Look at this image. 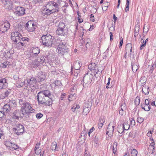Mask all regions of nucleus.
<instances>
[{"label": "nucleus", "instance_id": "nucleus-1", "mask_svg": "<svg viewBox=\"0 0 156 156\" xmlns=\"http://www.w3.org/2000/svg\"><path fill=\"white\" fill-rule=\"evenodd\" d=\"M51 93L48 90H41L37 95V100L39 104L45 106H50L52 104Z\"/></svg>", "mask_w": 156, "mask_h": 156}, {"label": "nucleus", "instance_id": "nucleus-2", "mask_svg": "<svg viewBox=\"0 0 156 156\" xmlns=\"http://www.w3.org/2000/svg\"><path fill=\"white\" fill-rule=\"evenodd\" d=\"M41 42L43 45L47 47H54L58 45L54 37L48 34L41 37Z\"/></svg>", "mask_w": 156, "mask_h": 156}, {"label": "nucleus", "instance_id": "nucleus-3", "mask_svg": "<svg viewBox=\"0 0 156 156\" xmlns=\"http://www.w3.org/2000/svg\"><path fill=\"white\" fill-rule=\"evenodd\" d=\"M19 104L21 106V108L23 115L34 112V109L32 107V105L28 102L20 99H19Z\"/></svg>", "mask_w": 156, "mask_h": 156}, {"label": "nucleus", "instance_id": "nucleus-4", "mask_svg": "<svg viewBox=\"0 0 156 156\" xmlns=\"http://www.w3.org/2000/svg\"><path fill=\"white\" fill-rule=\"evenodd\" d=\"M61 0H55L48 2L46 5V8L50 10L52 13L58 12L61 7Z\"/></svg>", "mask_w": 156, "mask_h": 156}, {"label": "nucleus", "instance_id": "nucleus-5", "mask_svg": "<svg viewBox=\"0 0 156 156\" xmlns=\"http://www.w3.org/2000/svg\"><path fill=\"white\" fill-rule=\"evenodd\" d=\"M58 50V53L61 55H68L69 51V49L68 48L65 44L62 42H61L58 46L57 48Z\"/></svg>", "mask_w": 156, "mask_h": 156}, {"label": "nucleus", "instance_id": "nucleus-6", "mask_svg": "<svg viewBox=\"0 0 156 156\" xmlns=\"http://www.w3.org/2000/svg\"><path fill=\"white\" fill-rule=\"evenodd\" d=\"M89 72H87L83 77V81L84 82V86H87L90 84L92 81L93 75L91 73H90Z\"/></svg>", "mask_w": 156, "mask_h": 156}, {"label": "nucleus", "instance_id": "nucleus-7", "mask_svg": "<svg viewBox=\"0 0 156 156\" xmlns=\"http://www.w3.org/2000/svg\"><path fill=\"white\" fill-rule=\"evenodd\" d=\"M24 26L25 29L29 32L34 31L36 28L35 23L31 20L28 21L26 23Z\"/></svg>", "mask_w": 156, "mask_h": 156}, {"label": "nucleus", "instance_id": "nucleus-8", "mask_svg": "<svg viewBox=\"0 0 156 156\" xmlns=\"http://www.w3.org/2000/svg\"><path fill=\"white\" fill-rule=\"evenodd\" d=\"M11 39L14 42L17 43L23 37L21 34L17 30H14L11 34Z\"/></svg>", "mask_w": 156, "mask_h": 156}, {"label": "nucleus", "instance_id": "nucleus-9", "mask_svg": "<svg viewBox=\"0 0 156 156\" xmlns=\"http://www.w3.org/2000/svg\"><path fill=\"white\" fill-rule=\"evenodd\" d=\"M13 131L17 135H21L24 132V127L22 125L18 124L13 128Z\"/></svg>", "mask_w": 156, "mask_h": 156}, {"label": "nucleus", "instance_id": "nucleus-10", "mask_svg": "<svg viewBox=\"0 0 156 156\" xmlns=\"http://www.w3.org/2000/svg\"><path fill=\"white\" fill-rule=\"evenodd\" d=\"M37 82V81L35 78L32 77L30 79L28 80L27 85L32 90H34L36 88Z\"/></svg>", "mask_w": 156, "mask_h": 156}, {"label": "nucleus", "instance_id": "nucleus-11", "mask_svg": "<svg viewBox=\"0 0 156 156\" xmlns=\"http://www.w3.org/2000/svg\"><path fill=\"white\" fill-rule=\"evenodd\" d=\"M10 26V24L8 21L4 22L0 26V33H4L7 31L9 28Z\"/></svg>", "mask_w": 156, "mask_h": 156}, {"label": "nucleus", "instance_id": "nucleus-12", "mask_svg": "<svg viewBox=\"0 0 156 156\" xmlns=\"http://www.w3.org/2000/svg\"><path fill=\"white\" fill-rule=\"evenodd\" d=\"M30 41V40L28 38L22 37L20 39V40H19V42H18L17 43H20L21 45L23 46H25L28 42Z\"/></svg>", "mask_w": 156, "mask_h": 156}, {"label": "nucleus", "instance_id": "nucleus-13", "mask_svg": "<svg viewBox=\"0 0 156 156\" xmlns=\"http://www.w3.org/2000/svg\"><path fill=\"white\" fill-rule=\"evenodd\" d=\"M56 33L59 35L63 36L65 37L67 36V31L66 29L57 28Z\"/></svg>", "mask_w": 156, "mask_h": 156}, {"label": "nucleus", "instance_id": "nucleus-14", "mask_svg": "<svg viewBox=\"0 0 156 156\" xmlns=\"http://www.w3.org/2000/svg\"><path fill=\"white\" fill-rule=\"evenodd\" d=\"M119 108V113L121 116L126 112V106L125 103H121Z\"/></svg>", "mask_w": 156, "mask_h": 156}, {"label": "nucleus", "instance_id": "nucleus-15", "mask_svg": "<svg viewBox=\"0 0 156 156\" xmlns=\"http://www.w3.org/2000/svg\"><path fill=\"white\" fill-rule=\"evenodd\" d=\"M25 9L22 7H17L15 13L19 16H22L25 14Z\"/></svg>", "mask_w": 156, "mask_h": 156}, {"label": "nucleus", "instance_id": "nucleus-16", "mask_svg": "<svg viewBox=\"0 0 156 156\" xmlns=\"http://www.w3.org/2000/svg\"><path fill=\"white\" fill-rule=\"evenodd\" d=\"M36 77V79L37 81L41 82L44 80L46 76L44 73L41 72L38 73L37 74Z\"/></svg>", "mask_w": 156, "mask_h": 156}, {"label": "nucleus", "instance_id": "nucleus-17", "mask_svg": "<svg viewBox=\"0 0 156 156\" xmlns=\"http://www.w3.org/2000/svg\"><path fill=\"white\" fill-rule=\"evenodd\" d=\"M114 127V126H112L110 124L108 125L107 129L106 134L108 136H111L113 135V134Z\"/></svg>", "mask_w": 156, "mask_h": 156}, {"label": "nucleus", "instance_id": "nucleus-18", "mask_svg": "<svg viewBox=\"0 0 156 156\" xmlns=\"http://www.w3.org/2000/svg\"><path fill=\"white\" fill-rule=\"evenodd\" d=\"M2 3L5 5L6 9L10 10L12 7V4L10 0H3Z\"/></svg>", "mask_w": 156, "mask_h": 156}, {"label": "nucleus", "instance_id": "nucleus-19", "mask_svg": "<svg viewBox=\"0 0 156 156\" xmlns=\"http://www.w3.org/2000/svg\"><path fill=\"white\" fill-rule=\"evenodd\" d=\"M42 10V13L43 16H48L51 13H52L50 10L47 8L46 6L43 7Z\"/></svg>", "mask_w": 156, "mask_h": 156}, {"label": "nucleus", "instance_id": "nucleus-20", "mask_svg": "<svg viewBox=\"0 0 156 156\" xmlns=\"http://www.w3.org/2000/svg\"><path fill=\"white\" fill-rule=\"evenodd\" d=\"M155 143L153 142H151L150 145L149 146L147 149L148 151L147 153H149L150 154H153L155 152Z\"/></svg>", "mask_w": 156, "mask_h": 156}, {"label": "nucleus", "instance_id": "nucleus-21", "mask_svg": "<svg viewBox=\"0 0 156 156\" xmlns=\"http://www.w3.org/2000/svg\"><path fill=\"white\" fill-rule=\"evenodd\" d=\"M47 58V57L46 56L45 58H44V57L41 56L40 58H38L36 59V60L37 62L39 63V64L40 65L41 64H43L44 63H46L47 62H48V61H47L46 60Z\"/></svg>", "mask_w": 156, "mask_h": 156}, {"label": "nucleus", "instance_id": "nucleus-22", "mask_svg": "<svg viewBox=\"0 0 156 156\" xmlns=\"http://www.w3.org/2000/svg\"><path fill=\"white\" fill-rule=\"evenodd\" d=\"M40 52L39 48L38 47L33 48L32 51V55L34 56H36Z\"/></svg>", "mask_w": 156, "mask_h": 156}, {"label": "nucleus", "instance_id": "nucleus-23", "mask_svg": "<svg viewBox=\"0 0 156 156\" xmlns=\"http://www.w3.org/2000/svg\"><path fill=\"white\" fill-rule=\"evenodd\" d=\"M11 108V107L9 106L8 104H5L3 108V111L5 113H8L9 112Z\"/></svg>", "mask_w": 156, "mask_h": 156}, {"label": "nucleus", "instance_id": "nucleus-24", "mask_svg": "<svg viewBox=\"0 0 156 156\" xmlns=\"http://www.w3.org/2000/svg\"><path fill=\"white\" fill-rule=\"evenodd\" d=\"M142 91L145 95L148 94L149 92V87L146 85H144L142 87Z\"/></svg>", "mask_w": 156, "mask_h": 156}, {"label": "nucleus", "instance_id": "nucleus-25", "mask_svg": "<svg viewBox=\"0 0 156 156\" xmlns=\"http://www.w3.org/2000/svg\"><path fill=\"white\" fill-rule=\"evenodd\" d=\"M96 67V64L94 63H92L90 64L88 66V68L91 70H93L94 71L95 74L96 75L98 73V72L99 71L96 72L95 71H94Z\"/></svg>", "mask_w": 156, "mask_h": 156}, {"label": "nucleus", "instance_id": "nucleus-26", "mask_svg": "<svg viewBox=\"0 0 156 156\" xmlns=\"http://www.w3.org/2000/svg\"><path fill=\"white\" fill-rule=\"evenodd\" d=\"M13 117L16 119H18L19 117L21 116V112L19 110H15L13 113Z\"/></svg>", "mask_w": 156, "mask_h": 156}, {"label": "nucleus", "instance_id": "nucleus-27", "mask_svg": "<svg viewBox=\"0 0 156 156\" xmlns=\"http://www.w3.org/2000/svg\"><path fill=\"white\" fill-rule=\"evenodd\" d=\"M81 67L80 63L79 62H75L73 63V66H72V68H74L76 70H78L80 69Z\"/></svg>", "mask_w": 156, "mask_h": 156}, {"label": "nucleus", "instance_id": "nucleus-28", "mask_svg": "<svg viewBox=\"0 0 156 156\" xmlns=\"http://www.w3.org/2000/svg\"><path fill=\"white\" fill-rule=\"evenodd\" d=\"M12 143V142L9 141H7L4 142V144L8 149L11 150Z\"/></svg>", "mask_w": 156, "mask_h": 156}, {"label": "nucleus", "instance_id": "nucleus-29", "mask_svg": "<svg viewBox=\"0 0 156 156\" xmlns=\"http://www.w3.org/2000/svg\"><path fill=\"white\" fill-rule=\"evenodd\" d=\"M12 143V142L9 141H7L4 142V144L8 149L11 150Z\"/></svg>", "mask_w": 156, "mask_h": 156}, {"label": "nucleus", "instance_id": "nucleus-30", "mask_svg": "<svg viewBox=\"0 0 156 156\" xmlns=\"http://www.w3.org/2000/svg\"><path fill=\"white\" fill-rule=\"evenodd\" d=\"M12 143V142L9 141H7L4 142V144L8 149L11 150Z\"/></svg>", "mask_w": 156, "mask_h": 156}, {"label": "nucleus", "instance_id": "nucleus-31", "mask_svg": "<svg viewBox=\"0 0 156 156\" xmlns=\"http://www.w3.org/2000/svg\"><path fill=\"white\" fill-rule=\"evenodd\" d=\"M8 104L12 108L15 107L17 105L16 101L13 100H10Z\"/></svg>", "mask_w": 156, "mask_h": 156}, {"label": "nucleus", "instance_id": "nucleus-32", "mask_svg": "<svg viewBox=\"0 0 156 156\" xmlns=\"http://www.w3.org/2000/svg\"><path fill=\"white\" fill-rule=\"evenodd\" d=\"M51 148L52 150L58 151V147H57V144L56 142H53L51 144Z\"/></svg>", "mask_w": 156, "mask_h": 156}, {"label": "nucleus", "instance_id": "nucleus-33", "mask_svg": "<svg viewBox=\"0 0 156 156\" xmlns=\"http://www.w3.org/2000/svg\"><path fill=\"white\" fill-rule=\"evenodd\" d=\"M40 65L39 63L37 62L36 59L33 61L30 64V66L31 67L36 68Z\"/></svg>", "mask_w": 156, "mask_h": 156}, {"label": "nucleus", "instance_id": "nucleus-34", "mask_svg": "<svg viewBox=\"0 0 156 156\" xmlns=\"http://www.w3.org/2000/svg\"><path fill=\"white\" fill-rule=\"evenodd\" d=\"M92 105V101H87L86 102L84 105V106L85 107L88 108L89 109H91V106Z\"/></svg>", "mask_w": 156, "mask_h": 156}, {"label": "nucleus", "instance_id": "nucleus-35", "mask_svg": "<svg viewBox=\"0 0 156 156\" xmlns=\"http://www.w3.org/2000/svg\"><path fill=\"white\" fill-rule=\"evenodd\" d=\"M90 109H89L88 108L85 107L83 106V108L82 112L83 114L85 115H87L89 112Z\"/></svg>", "mask_w": 156, "mask_h": 156}, {"label": "nucleus", "instance_id": "nucleus-36", "mask_svg": "<svg viewBox=\"0 0 156 156\" xmlns=\"http://www.w3.org/2000/svg\"><path fill=\"white\" fill-rule=\"evenodd\" d=\"M132 70L133 72H136L138 69L137 65L136 64H133L132 65Z\"/></svg>", "mask_w": 156, "mask_h": 156}, {"label": "nucleus", "instance_id": "nucleus-37", "mask_svg": "<svg viewBox=\"0 0 156 156\" xmlns=\"http://www.w3.org/2000/svg\"><path fill=\"white\" fill-rule=\"evenodd\" d=\"M141 108L144 109L145 111H148L150 110L151 108V107L150 105H145L144 106V105H141Z\"/></svg>", "mask_w": 156, "mask_h": 156}, {"label": "nucleus", "instance_id": "nucleus-38", "mask_svg": "<svg viewBox=\"0 0 156 156\" xmlns=\"http://www.w3.org/2000/svg\"><path fill=\"white\" fill-rule=\"evenodd\" d=\"M12 148H11V151H14V150H16L19 148L20 147L15 144L14 143H12Z\"/></svg>", "mask_w": 156, "mask_h": 156}, {"label": "nucleus", "instance_id": "nucleus-39", "mask_svg": "<svg viewBox=\"0 0 156 156\" xmlns=\"http://www.w3.org/2000/svg\"><path fill=\"white\" fill-rule=\"evenodd\" d=\"M65 25L64 23L62 22H60L59 23L58 27L57 28L60 29H66Z\"/></svg>", "mask_w": 156, "mask_h": 156}, {"label": "nucleus", "instance_id": "nucleus-40", "mask_svg": "<svg viewBox=\"0 0 156 156\" xmlns=\"http://www.w3.org/2000/svg\"><path fill=\"white\" fill-rule=\"evenodd\" d=\"M140 103V98L138 97H137L135 99L134 103L135 105L137 106L139 105Z\"/></svg>", "mask_w": 156, "mask_h": 156}, {"label": "nucleus", "instance_id": "nucleus-41", "mask_svg": "<svg viewBox=\"0 0 156 156\" xmlns=\"http://www.w3.org/2000/svg\"><path fill=\"white\" fill-rule=\"evenodd\" d=\"M132 48V45L131 44V43H128L127 44L126 46V51H129V50L131 49V48Z\"/></svg>", "mask_w": 156, "mask_h": 156}, {"label": "nucleus", "instance_id": "nucleus-42", "mask_svg": "<svg viewBox=\"0 0 156 156\" xmlns=\"http://www.w3.org/2000/svg\"><path fill=\"white\" fill-rule=\"evenodd\" d=\"M108 2H106L103 3V4L102 5V7L103 9H104L105 10H106L107 9L108 6Z\"/></svg>", "mask_w": 156, "mask_h": 156}, {"label": "nucleus", "instance_id": "nucleus-43", "mask_svg": "<svg viewBox=\"0 0 156 156\" xmlns=\"http://www.w3.org/2000/svg\"><path fill=\"white\" fill-rule=\"evenodd\" d=\"M137 151L135 149L132 150L131 152L132 156H137Z\"/></svg>", "mask_w": 156, "mask_h": 156}, {"label": "nucleus", "instance_id": "nucleus-44", "mask_svg": "<svg viewBox=\"0 0 156 156\" xmlns=\"http://www.w3.org/2000/svg\"><path fill=\"white\" fill-rule=\"evenodd\" d=\"M55 86L58 87L62 85L61 82L59 80L56 81L55 83Z\"/></svg>", "mask_w": 156, "mask_h": 156}, {"label": "nucleus", "instance_id": "nucleus-45", "mask_svg": "<svg viewBox=\"0 0 156 156\" xmlns=\"http://www.w3.org/2000/svg\"><path fill=\"white\" fill-rule=\"evenodd\" d=\"M124 130H127L128 129L129 127V126L126 123L124 124L122 126Z\"/></svg>", "mask_w": 156, "mask_h": 156}, {"label": "nucleus", "instance_id": "nucleus-46", "mask_svg": "<svg viewBox=\"0 0 156 156\" xmlns=\"http://www.w3.org/2000/svg\"><path fill=\"white\" fill-rule=\"evenodd\" d=\"M7 81V80L5 78H2L0 79V83L4 84H5V83H8Z\"/></svg>", "mask_w": 156, "mask_h": 156}, {"label": "nucleus", "instance_id": "nucleus-47", "mask_svg": "<svg viewBox=\"0 0 156 156\" xmlns=\"http://www.w3.org/2000/svg\"><path fill=\"white\" fill-rule=\"evenodd\" d=\"M139 25L138 24V23H137L135 25V27L134 32H139Z\"/></svg>", "mask_w": 156, "mask_h": 156}, {"label": "nucleus", "instance_id": "nucleus-48", "mask_svg": "<svg viewBox=\"0 0 156 156\" xmlns=\"http://www.w3.org/2000/svg\"><path fill=\"white\" fill-rule=\"evenodd\" d=\"M144 119L142 117H138L137 119V122L140 123H141L144 121Z\"/></svg>", "mask_w": 156, "mask_h": 156}, {"label": "nucleus", "instance_id": "nucleus-49", "mask_svg": "<svg viewBox=\"0 0 156 156\" xmlns=\"http://www.w3.org/2000/svg\"><path fill=\"white\" fill-rule=\"evenodd\" d=\"M87 131L85 129H84L81 132V136H85L87 135Z\"/></svg>", "mask_w": 156, "mask_h": 156}, {"label": "nucleus", "instance_id": "nucleus-50", "mask_svg": "<svg viewBox=\"0 0 156 156\" xmlns=\"http://www.w3.org/2000/svg\"><path fill=\"white\" fill-rule=\"evenodd\" d=\"M5 116V113L3 111H0V119H3Z\"/></svg>", "mask_w": 156, "mask_h": 156}, {"label": "nucleus", "instance_id": "nucleus-51", "mask_svg": "<svg viewBox=\"0 0 156 156\" xmlns=\"http://www.w3.org/2000/svg\"><path fill=\"white\" fill-rule=\"evenodd\" d=\"M11 89H9L7 90L5 93V96H8L11 93Z\"/></svg>", "mask_w": 156, "mask_h": 156}, {"label": "nucleus", "instance_id": "nucleus-52", "mask_svg": "<svg viewBox=\"0 0 156 156\" xmlns=\"http://www.w3.org/2000/svg\"><path fill=\"white\" fill-rule=\"evenodd\" d=\"M77 13L78 16V22H79V23H81L82 22H83V19L80 18V17L81 16L79 15V13L77 12Z\"/></svg>", "mask_w": 156, "mask_h": 156}, {"label": "nucleus", "instance_id": "nucleus-53", "mask_svg": "<svg viewBox=\"0 0 156 156\" xmlns=\"http://www.w3.org/2000/svg\"><path fill=\"white\" fill-rule=\"evenodd\" d=\"M90 20L92 22L94 21V15L93 14H91L90 17Z\"/></svg>", "mask_w": 156, "mask_h": 156}, {"label": "nucleus", "instance_id": "nucleus-54", "mask_svg": "<svg viewBox=\"0 0 156 156\" xmlns=\"http://www.w3.org/2000/svg\"><path fill=\"white\" fill-rule=\"evenodd\" d=\"M66 95V93H62L60 98V99L61 100H63Z\"/></svg>", "mask_w": 156, "mask_h": 156}, {"label": "nucleus", "instance_id": "nucleus-55", "mask_svg": "<svg viewBox=\"0 0 156 156\" xmlns=\"http://www.w3.org/2000/svg\"><path fill=\"white\" fill-rule=\"evenodd\" d=\"M43 116V115L41 113H39L36 114V117L38 119H40Z\"/></svg>", "mask_w": 156, "mask_h": 156}, {"label": "nucleus", "instance_id": "nucleus-56", "mask_svg": "<svg viewBox=\"0 0 156 156\" xmlns=\"http://www.w3.org/2000/svg\"><path fill=\"white\" fill-rule=\"evenodd\" d=\"M8 65V63L7 62H4L2 64V67L4 68H5L7 67V66Z\"/></svg>", "mask_w": 156, "mask_h": 156}, {"label": "nucleus", "instance_id": "nucleus-57", "mask_svg": "<svg viewBox=\"0 0 156 156\" xmlns=\"http://www.w3.org/2000/svg\"><path fill=\"white\" fill-rule=\"evenodd\" d=\"M123 39L122 37H121L120 38V46L119 47V48L120 47H122V45L123 43Z\"/></svg>", "mask_w": 156, "mask_h": 156}, {"label": "nucleus", "instance_id": "nucleus-58", "mask_svg": "<svg viewBox=\"0 0 156 156\" xmlns=\"http://www.w3.org/2000/svg\"><path fill=\"white\" fill-rule=\"evenodd\" d=\"M105 122V120L103 118H101L99 119V123H102L103 124Z\"/></svg>", "mask_w": 156, "mask_h": 156}, {"label": "nucleus", "instance_id": "nucleus-59", "mask_svg": "<svg viewBox=\"0 0 156 156\" xmlns=\"http://www.w3.org/2000/svg\"><path fill=\"white\" fill-rule=\"evenodd\" d=\"M94 129V127H92L89 131L88 132V135L89 136H90V133H91Z\"/></svg>", "mask_w": 156, "mask_h": 156}, {"label": "nucleus", "instance_id": "nucleus-60", "mask_svg": "<svg viewBox=\"0 0 156 156\" xmlns=\"http://www.w3.org/2000/svg\"><path fill=\"white\" fill-rule=\"evenodd\" d=\"M130 122H131V125H135V121L132 118H131L130 119Z\"/></svg>", "mask_w": 156, "mask_h": 156}, {"label": "nucleus", "instance_id": "nucleus-61", "mask_svg": "<svg viewBox=\"0 0 156 156\" xmlns=\"http://www.w3.org/2000/svg\"><path fill=\"white\" fill-rule=\"evenodd\" d=\"M68 6L67 5H64L62 7V9L63 10V11L64 12H65V10H66V8Z\"/></svg>", "mask_w": 156, "mask_h": 156}, {"label": "nucleus", "instance_id": "nucleus-62", "mask_svg": "<svg viewBox=\"0 0 156 156\" xmlns=\"http://www.w3.org/2000/svg\"><path fill=\"white\" fill-rule=\"evenodd\" d=\"M7 55H6V54H5V55L4 54V56L5 57V58H9L10 57V54L9 52H7Z\"/></svg>", "mask_w": 156, "mask_h": 156}, {"label": "nucleus", "instance_id": "nucleus-63", "mask_svg": "<svg viewBox=\"0 0 156 156\" xmlns=\"http://www.w3.org/2000/svg\"><path fill=\"white\" fill-rule=\"evenodd\" d=\"M103 125V124L102 123H99L98 124V127L99 129L101 128Z\"/></svg>", "mask_w": 156, "mask_h": 156}, {"label": "nucleus", "instance_id": "nucleus-64", "mask_svg": "<svg viewBox=\"0 0 156 156\" xmlns=\"http://www.w3.org/2000/svg\"><path fill=\"white\" fill-rule=\"evenodd\" d=\"M145 105H149V101L148 99H146L145 101Z\"/></svg>", "mask_w": 156, "mask_h": 156}]
</instances>
